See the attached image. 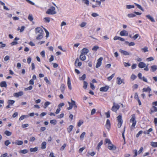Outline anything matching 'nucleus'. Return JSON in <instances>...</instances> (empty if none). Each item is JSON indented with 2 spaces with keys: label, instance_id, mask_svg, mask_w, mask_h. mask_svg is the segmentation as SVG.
<instances>
[{
  "label": "nucleus",
  "instance_id": "f257e3e1",
  "mask_svg": "<svg viewBox=\"0 0 157 157\" xmlns=\"http://www.w3.org/2000/svg\"><path fill=\"white\" fill-rule=\"evenodd\" d=\"M35 33L37 35L36 39L40 40L42 39L44 34L42 29L40 27H37L35 29Z\"/></svg>",
  "mask_w": 157,
  "mask_h": 157
},
{
  "label": "nucleus",
  "instance_id": "f03ea898",
  "mask_svg": "<svg viewBox=\"0 0 157 157\" xmlns=\"http://www.w3.org/2000/svg\"><path fill=\"white\" fill-rule=\"evenodd\" d=\"M136 118L135 114H134L132 115L131 118L130 120V122L132 123L130 128L132 130L135 128V127L136 124Z\"/></svg>",
  "mask_w": 157,
  "mask_h": 157
},
{
  "label": "nucleus",
  "instance_id": "7ed1b4c3",
  "mask_svg": "<svg viewBox=\"0 0 157 157\" xmlns=\"http://www.w3.org/2000/svg\"><path fill=\"white\" fill-rule=\"evenodd\" d=\"M71 102L68 101V103L69 105V107L67 108L68 110L71 109L73 107L75 109H76L77 107V105H76L75 101L72 99H71Z\"/></svg>",
  "mask_w": 157,
  "mask_h": 157
},
{
  "label": "nucleus",
  "instance_id": "20e7f679",
  "mask_svg": "<svg viewBox=\"0 0 157 157\" xmlns=\"http://www.w3.org/2000/svg\"><path fill=\"white\" fill-rule=\"evenodd\" d=\"M46 13L48 14L53 15L56 14V12L55 11V7L52 6L47 10Z\"/></svg>",
  "mask_w": 157,
  "mask_h": 157
},
{
  "label": "nucleus",
  "instance_id": "39448f33",
  "mask_svg": "<svg viewBox=\"0 0 157 157\" xmlns=\"http://www.w3.org/2000/svg\"><path fill=\"white\" fill-rule=\"evenodd\" d=\"M119 108L120 105L118 104H116L115 103H114L111 110L113 111L116 112Z\"/></svg>",
  "mask_w": 157,
  "mask_h": 157
},
{
  "label": "nucleus",
  "instance_id": "423d86ee",
  "mask_svg": "<svg viewBox=\"0 0 157 157\" xmlns=\"http://www.w3.org/2000/svg\"><path fill=\"white\" fill-rule=\"evenodd\" d=\"M102 59L103 58L102 57H100L98 59L97 62L96 66V67L98 68L100 66L101 64V61Z\"/></svg>",
  "mask_w": 157,
  "mask_h": 157
},
{
  "label": "nucleus",
  "instance_id": "0eeeda50",
  "mask_svg": "<svg viewBox=\"0 0 157 157\" xmlns=\"http://www.w3.org/2000/svg\"><path fill=\"white\" fill-rule=\"evenodd\" d=\"M117 83L118 85H120L122 83L124 84L123 79H121L120 77H117Z\"/></svg>",
  "mask_w": 157,
  "mask_h": 157
},
{
  "label": "nucleus",
  "instance_id": "6e6552de",
  "mask_svg": "<svg viewBox=\"0 0 157 157\" xmlns=\"http://www.w3.org/2000/svg\"><path fill=\"white\" fill-rule=\"evenodd\" d=\"M109 88V87L108 86H106L101 87L100 88V90L101 91L106 92L108 90Z\"/></svg>",
  "mask_w": 157,
  "mask_h": 157
},
{
  "label": "nucleus",
  "instance_id": "1a4fd4ad",
  "mask_svg": "<svg viewBox=\"0 0 157 157\" xmlns=\"http://www.w3.org/2000/svg\"><path fill=\"white\" fill-rule=\"evenodd\" d=\"M82 63L79 61V60L78 58H77L75 60V65L76 67H80L82 65Z\"/></svg>",
  "mask_w": 157,
  "mask_h": 157
},
{
  "label": "nucleus",
  "instance_id": "9d476101",
  "mask_svg": "<svg viewBox=\"0 0 157 157\" xmlns=\"http://www.w3.org/2000/svg\"><path fill=\"white\" fill-rule=\"evenodd\" d=\"M110 126L111 125L110 121L109 120L107 119L105 124V127L106 128L109 130L110 128Z\"/></svg>",
  "mask_w": 157,
  "mask_h": 157
},
{
  "label": "nucleus",
  "instance_id": "9b49d317",
  "mask_svg": "<svg viewBox=\"0 0 157 157\" xmlns=\"http://www.w3.org/2000/svg\"><path fill=\"white\" fill-rule=\"evenodd\" d=\"M119 52L122 54H123L124 55H129L131 54V53L129 52H128L126 51H124L122 50L121 49H120L119 50Z\"/></svg>",
  "mask_w": 157,
  "mask_h": 157
},
{
  "label": "nucleus",
  "instance_id": "f8f14e48",
  "mask_svg": "<svg viewBox=\"0 0 157 157\" xmlns=\"http://www.w3.org/2000/svg\"><path fill=\"white\" fill-rule=\"evenodd\" d=\"M120 34L121 36H127L128 35V33L127 31L124 30L121 31Z\"/></svg>",
  "mask_w": 157,
  "mask_h": 157
},
{
  "label": "nucleus",
  "instance_id": "ddd939ff",
  "mask_svg": "<svg viewBox=\"0 0 157 157\" xmlns=\"http://www.w3.org/2000/svg\"><path fill=\"white\" fill-rule=\"evenodd\" d=\"M108 147L109 149L110 150H114L116 149V147L111 143L108 144Z\"/></svg>",
  "mask_w": 157,
  "mask_h": 157
},
{
  "label": "nucleus",
  "instance_id": "4468645a",
  "mask_svg": "<svg viewBox=\"0 0 157 157\" xmlns=\"http://www.w3.org/2000/svg\"><path fill=\"white\" fill-rule=\"evenodd\" d=\"M67 84L68 87V89L71 90L72 89L71 86V80L70 78L68 77L67 78Z\"/></svg>",
  "mask_w": 157,
  "mask_h": 157
},
{
  "label": "nucleus",
  "instance_id": "2eb2a0df",
  "mask_svg": "<svg viewBox=\"0 0 157 157\" xmlns=\"http://www.w3.org/2000/svg\"><path fill=\"white\" fill-rule=\"evenodd\" d=\"M89 50L86 48H83L81 52V53L82 54L86 55L89 52Z\"/></svg>",
  "mask_w": 157,
  "mask_h": 157
},
{
  "label": "nucleus",
  "instance_id": "dca6fc26",
  "mask_svg": "<svg viewBox=\"0 0 157 157\" xmlns=\"http://www.w3.org/2000/svg\"><path fill=\"white\" fill-rule=\"evenodd\" d=\"M151 88L149 86L147 88H144L143 89V92H148L149 93H150L151 91Z\"/></svg>",
  "mask_w": 157,
  "mask_h": 157
},
{
  "label": "nucleus",
  "instance_id": "f3484780",
  "mask_svg": "<svg viewBox=\"0 0 157 157\" xmlns=\"http://www.w3.org/2000/svg\"><path fill=\"white\" fill-rule=\"evenodd\" d=\"M151 71L154 72L157 70V66L156 65H154L152 66L151 67Z\"/></svg>",
  "mask_w": 157,
  "mask_h": 157
},
{
  "label": "nucleus",
  "instance_id": "a211bd4d",
  "mask_svg": "<svg viewBox=\"0 0 157 157\" xmlns=\"http://www.w3.org/2000/svg\"><path fill=\"white\" fill-rule=\"evenodd\" d=\"M85 55V54L81 53V54L80 56V59L81 60L84 61L86 60V58Z\"/></svg>",
  "mask_w": 157,
  "mask_h": 157
},
{
  "label": "nucleus",
  "instance_id": "6ab92c4d",
  "mask_svg": "<svg viewBox=\"0 0 157 157\" xmlns=\"http://www.w3.org/2000/svg\"><path fill=\"white\" fill-rule=\"evenodd\" d=\"M146 64L143 62H140L138 64V67L140 68H143L145 67Z\"/></svg>",
  "mask_w": 157,
  "mask_h": 157
},
{
  "label": "nucleus",
  "instance_id": "aec40b11",
  "mask_svg": "<svg viewBox=\"0 0 157 157\" xmlns=\"http://www.w3.org/2000/svg\"><path fill=\"white\" fill-rule=\"evenodd\" d=\"M146 17L150 20L151 21L153 22H155V20L154 18L151 16L149 15H146Z\"/></svg>",
  "mask_w": 157,
  "mask_h": 157
},
{
  "label": "nucleus",
  "instance_id": "412c9836",
  "mask_svg": "<svg viewBox=\"0 0 157 157\" xmlns=\"http://www.w3.org/2000/svg\"><path fill=\"white\" fill-rule=\"evenodd\" d=\"M74 127V126L72 125H70L69 126V127L67 128V132L68 133H70V132L72 130Z\"/></svg>",
  "mask_w": 157,
  "mask_h": 157
},
{
  "label": "nucleus",
  "instance_id": "4be33fe9",
  "mask_svg": "<svg viewBox=\"0 0 157 157\" xmlns=\"http://www.w3.org/2000/svg\"><path fill=\"white\" fill-rule=\"evenodd\" d=\"M151 113H153L157 112V107L154 106H152V107L151 109Z\"/></svg>",
  "mask_w": 157,
  "mask_h": 157
},
{
  "label": "nucleus",
  "instance_id": "5701e85b",
  "mask_svg": "<svg viewBox=\"0 0 157 157\" xmlns=\"http://www.w3.org/2000/svg\"><path fill=\"white\" fill-rule=\"evenodd\" d=\"M0 86L1 87H7V84L6 82L5 81H2L0 83Z\"/></svg>",
  "mask_w": 157,
  "mask_h": 157
},
{
  "label": "nucleus",
  "instance_id": "b1692460",
  "mask_svg": "<svg viewBox=\"0 0 157 157\" xmlns=\"http://www.w3.org/2000/svg\"><path fill=\"white\" fill-rule=\"evenodd\" d=\"M117 120L118 121V122H123L121 115H119L117 117Z\"/></svg>",
  "mask_w": 157,
  "mask_h": 157
},
{
  "label": "nucleus",
  "instance_id": "393cba45",
  "mask_svg": "<svg viewBox=\"0 0 157 157\" xmlns=\"http://www.w3.org/2000/svg\"><path fill=\"white\" fill-rule=\"evenodd\" d=\"M65 89V87L64 84H62L60 86V90L63 93Z\"/></svg>",
  "mask_w": 157,
  "mask_h": 157
},
{
  "label": "nucleus",
  "instance_id": "a878e982",
  "mask_svg": "<svg viewBox=\"0 0 157 157\" xmlns=\"http://www.w3.org/2000/svg\"><path fill=\"white\" fill-rule=\"evenodd\" d=\"M46 142H43L42 143L41 145V148L42 149H44L46 148Z\"/></svg>",
  "mask_w": 157,
  "mask_h": 157
},
{
  "label": "nucleus",
  "instance_id": "bb28decb",
  "mask_svg": "<svg viewBox=\"0 0 157 157\" xmlns=\"http://www.w3.org/2000/svg\"><path fill=\"white\" fill-rule=\"evenodd\" d=\"M15 102V101L11 100H9L8 101L7 103L9 105H12Z\"/></svg>",
  "mask_w": 157,
  "mask_h": 157
},
{
  "label": "nucleus",
  "instance_id": "cd10ccee",
  "mask_svg": "<svg viewBox=\"0 0 157 157\" xmlns=\"http://www.w3.org/2000/svg\"><path fill=\"white\" fill-rule=\"evenodd\" d=\"M151 145L154 147H157V142H152L151 143Z\"/></svg>",
  "mask_w": 157,
  "mask_h": 157
},
{
  "label": "nucleus",
  "instance_id": "c85d7f7f",
  "mask_svg": "<svg viewBox=\"0 0 157 157\" xmlns=\"http://www.w3.org/2000/svg\"><path fill=\"white\" fill-rule=\"evenodd\" d=\"M136 15L135 14L133 13H129L128 14L127 16L129 18H132L135 17Z\"/></svg>",
  "mask_w": 157,
  "mask_h": 157
},
{
  "label": "nucleus",
  "instance_id": "c756f323",
  "mask_svg": "<svg viewBox=\"0 0 157 157\" xmlns=\"http://www.w3.org/2000/svg\"><path fill=\"white\" fill-rule=\"evenodd\" d=\"M37 150L38 147H36L34 148H31L30 149V151L31 152H36L37 151Z\"/></svg>",
  "mask_w": 157,
  "mask_h": 157
},
{
  "label": "nucleus",
  "instance_id": "7c9ffc66",
  "mask_svg": "<svg viewBox=\"0 0 157 157\" xmlns=\"http://www.w3.org/2000/svg\"><path fill=\"white\" fill-rule=\"evenodd\" d=\"M88 83L85 81L83 82V87L84 89H86L87 87Z\"/></svg>",
  "mask_w": 157,
  "mask_h": 157
},
{
  "label": "nucleus",
  "instance_id": "2f4dec72",
  "mask_svg": "<svg viewBox=\"0 0 157 157\" xmlns=\"http://www.w3.org/2000/svg\"><path fill=\"white\" fill-rule=\"evenodd\" d=\"M86 133L85 132H83L81 134L80 136V140L83 139L86 134Z\"/></svg>",
  "mask_w": 157,
  "mask_h": 157
},
{
  "label": "nucleus",
  "instance_id": "473e14b6",
  "mask_svg": "<svg viewBox=\"0 0 157 157\" xmlns=\"http://www.w3.org/2000/svg\"><path fill=\"white\" fill-rule=\"evenodd\" d=\"M134 4L139 9H140L142 11H144V9L140 5L136 3H135Z\"/></svg>",
  "mask_w": 157,
  "mask_h": 157
},
{
  "label": "nucleus",
  "instance_id": "72a5a7b5",
  "mask_svg": "<svg viewBox=\"0 0 157 157\" xmlns=\"http://www.w3.org/2000/svg\"><path fill=\"white\" fill-rule=\"evenodd\" d=\"M83 123V120H79L77 124V125L78 127H80L82 124Z\"/></svg>",
  "mask_w": 157,
  "mask_h": 157
},
{
  "label": "nucleus",
  "instance_id": "f704fd0d",
  "mask_svg": "<svg viewBox=\"0 0 157 157\" xmlns=\"http://www.w3.org/2000/svg\"><path fill=\"white\" fill-rule=\"evenodd\" d=\"M28 18L30 21H33V18L32 14H29V15Z\"/></svg>",
  "mask_w": 157,
  "mask_h": 157
},
{
  "label": "nucleus",
  "instance_id": "c9c22d12",
  "mask_svg": "<svg viewBox=\"0 0 157 157\" xmlns=\"http://www.w3.org/2000/svg\"><path fill=\"white\" fill-rule=\"evenodd\" d=\"M82 2L83 3L86 4L87 6H89V2L88 0H82Z\"/></svg>",
  "mask_w": 157,
  "mask_h": 157
},
{
  "label": "nucleus",
  "instance_id": "e433bc0d",
  "mask_svg": "<svg viewBox=\"0 0 157 157\" xmlns=\"http://www.w3.org/2000/svg\"><path fill=\"white\" fill-rule=\"evenodd\" d=\"M44 21L46 22H49L50 21V18L48 17H46L44 18Z\"/></svg>",
  "mask_w": 157,
  "mask_h": 157
},
{
  "label": "nucleus",
  "instance_id": "4c0bfd02",
  "mask_svg": "<svg viewBox=\"0 0 157 157\" xmlns=\"http://www.w3.org/2000/svg\"><path fill=\"white\" fill-rule=\"evenodd\" d=\"M5 133L7 136H10L11 135V132L9 131L6 130L5 132Z\"/></svg>",
  "mask_w": 157,
  "mask_h": 157
},
{
  "label": "nucleus",
  "instance_id": "58836bf2",
  "mask_svg": "<svg viewBox=\"0 0 157 157\" xmlns=\"http://www.w3.org/2000/svg\"><path fill=\"white\" fill-rule=\"evenodd\" d=\"M115 76V74H113L111 75L110 76H109L107 78V79L108 81H110L112 78L114 76Z\"/></svg>",
  "mask_w": 157,
  "mask_h": 157
},
{
  "label": "nucleus",
  "instance_id": "ea45409f",
  "mask_svg": "<svg viewBox=\"0 0 157 157\" xmlns=\"http://www.w3.org/2000/svg\"><path fill=\"white\" fill-rule=\"evenodd\" d=\"M50 104V103L49 101H47L44 103V109L46 108L48 105Z\"/></svg>",
  "mask_w": 157,
  "mask_h": 157
},
{
  "label": "nucleus",
  "instance_id": "a19ab883",
  "mask_svg": "<svg viewBox=\"0 0 157 157\" xmlns=\"http://www.w3.org/2000/svg\"><path fill=\"white\" fill-rule=\"evenodd\" d=\"M99 47L98 46H94L92 48V50L94 51H96L98 48Z\"/></svg>",
  "mask_w": 157,
  "mask_h": 157
},
{
  "label": "nucleus",
  "instance_id": "79ce46f5",
  "mask_svg": "<svg viewBox=\"0 0 157 157\" xmlns=\"http://www.w3.org/2000/svg\"><path fill=\"white\" fill-rule=\"evenodd\" d=\"M86 25V23L85 22H82L80 25V26L81 27L83 28Z\"/></svg>",
  "mask_w": 157,
  "mask_h": 157
},
{
  "label": "nucleus",
  "instance_id": "37998d69",
  "mask_svg": "<svg viewBox=\"0 0 157 157\" xmlns=\"http://www.w3.org/2000/svg\"><path fill=\"white\" fill-rule=\"evenodd\" d=\"M29 117L28 115H22L20 117V120H22L25 118H27Z\"/></svg>",
  "mask_w": 157,
  "mask_h": 157
},
{
  "label": "nucleus",
  "instance_id": "c03bdc74",
  "mask_svg": "<svg viewBox=\"0 0 157 157\" xmlns=\"http://www.w3.org/2000/svg\"><path fill=\"white\" fill-rule=\"evenodd\" d=\"M86 78V75L84 74L82 76L79 78V80H84Z\"/></svg>",
  "mask_w": 157,
  "mask_h": 157
},
{
  "label": "nucleus",
  "instance_id": "a18cd8bd",
  "mask_svg": "<svg viewBox=\"0 0 157 157\" xmlns=\"http://www.w3.org/2000/svg\"><path fill=\"white\" fill-rule=\"evenodd\" d=\"M136 76L135 75L132 74L130 77L131 79L132 80H135L136 78Z\"/></svg>",
  "mask_w": 157,
  "mask_h": 157
},
{
  "label": "nucleus",
  "instance_id": "49530a36",
  "mask_svg": "<svg viewBox=\"0 0 157 157\" xmlns=\"http://www.w3.org/2000/svg\"><path fill=\"white\" fill-rule=\"evenodd\" d=\"M28 151L27 149H24L20 151V153L23 154H26L28 153Z\"/></svg>",
  "mask_w": 157,
  "mask_h": 157
},
{
  "label": "nucleus",
  "instance_id": "de8ad7c7",
  "mask_svg": "<svg viewBox=\"0 0 157 157\" xmlns=\"http://www.w3.org/2000/svg\"><path fill=\"white\" fill-rule=\"evenodd\" d=\"M134 8V6L133 5H127L126 6V8L128 9H130L131 8Z\"/></svg>",
  "mask_w": 157,
  "mask_h": 157
},
{
  "label": "nucleus",
  "instance_id": "09e8293b",
  "mask_svg": "<svg viewBox=\"0 0 157 157\" xmlns=\"http://www.w3.org/2000/svg\"><path fill=\"white\" fill-rule=\"evenodd\" d=\"M50 123L54 125H55L56 124V121L55 120H52L50 121Z\"/></svg>",
  "mask_w": 157,
  "mask_h": 157
},
{
  "label": "nucleus",
  "instance_id": "8fccbe9b",
  "mask_svg": "<svg viewBox=\"0 0 157 157\" xmlns=\"http://www.w3.org/2000/svg\"><path fill=\"white\" fill-rule=\"evenodd\" d=\"M33 89V86H30L27 88H26L25 89V90H32Z\"/></svg>",
  "mask_w": 157,
  "mask_h": 157
},
{
  "label": "nucleus",
  "instance_id": "3c124183",
  "mask_svg": "<svg viewBox=\"0 0 157 157\" xmlns=\"http://www.w3.org/2000/svg\"><path fill=\"white\" fill-rule=\"evenodd\" d=\"M8 153H6L4 154H1V156H0V157H9V156H8Z\"/></svg>",
  "mask_w": 157,
  "mask_h": 157
},
{
  "label": "nucleus",
  "instance_id": "603ef678",
  "mask_svg": "<svg viewBox=\"0 0 157 157\" xmlns=\"http://www.w3.org/2000/svg\"><path fill=\"white\" fill-rule=\"evenodd\" d=\"M10 144V142L8 140H6L5 142V144L6 146H7Z\"/></svg>",
  "mask_w": 157,
  "mask_h": 157
},
{
  "label": "nucleus",
  "instance_id": "864d4df0",
  "mask_svg": "<svg viewBox=\"0 0 157 157\" xmlns=\"http://www.w3.org/2000/svg\"><path fill=\"white\" fill-rule=\"evenodd\" d=\"M139 34H136L134 36H132V38L135 40L136 39L139 37Z\"/></svg>",
  "mask_w": 157,
  "mask_h": 157
},
{
  "label": "nucleus",
  "instance_id": "5fc2aeb1",
  "mask_svg": "<svg viewBox=\"0 0 157 157\" xmlns=\"http://www.w3.org/2000/svg\"><path fill=\"white\" fill-rule=\"evenodd\" d=\"M66 146V144H64L61 147L60 150L61 151H63L64 150Z\"/></svg>",
  "mask_w": 157,
  "mask_h": 157
},
{
  "label": "nucleus",
  "instance_id": "6e6d98bb",
  "mask_svg": "<svg viewBox=\"0 0 157 157\" xmlns=\"http://www.w3.org/2000/svg\"><path fill=\"white\" fill-rule=\"evenodd\" d=\"M64 116V113H61L60 114L58 115L57 117L58 118H61L63 117Z\"/></svg>",
  "mask_w": 157,
  "mask_h": 157
},
{
  "label": "nucleus",
  "instance_id": "4d7b16f0",
  "mask_svg": "<svg viewBox=\"0 0 157 157\" xmlns=\"http://www.w3.org/2000/svg\"><path fill=\"white\" fill-rule=\"evenodd\" d=\"M124 64L125 67H129L131 66V64L128 63L124 62Z\"/></svg>",
  "mask_w": 157,
  "mask_h": 157
},
{
  "label": "nucleus",
  "instance_id": "13d9d810",
  "mask_svg": "<svg viewBox=\"0 0 157 157\" xmlns=\"http://www.w3.org/2000/svg\"><path fill=\"white\" fill-rule=\"evenodd\" d=\"M142 50L144 52H146L148 51V48L146 47H145L144 48H142Z\"/></svg>",
  "mask_w": 157,
  "mask_h": 157
},
{
  "label": "nucleus",
  "instance_id": "bf43d9fd",
  "mask_svg": "<svg viewBox=\"0 0 157 157\" xmlns=\"http://www.w3.org/2000/svg\"><path fill=\"white\" fill-rule=\"evenodd\" d=\"M91 16L94 17L98 16L99 15L97 13H94L91 14Z\"/></svg>",
  "mask_w": 157,
  "mask_h": 157
},
{
  "label": "nucleus",
  "instance_id": "052dcab7",
  "mask_svg": "<svg viewBox=\"0 0 157 157\" xmlns=\"http://www.w3.org/2000/svg\"><path fill=\"white\" fill-rule=\"evenodd\" d=\"M44 29L45 30V31L46 33V37L47 38L48 37L49 35V33L48 32L45 28H44Z\"/></svg>",
  "mask_w": 157,
  "mask_h": 157
},
{
  "label": "nucleus",
  "instance_id": "680f3d73",
  "mask_svg": "<svg viewBox=\"0 0 157 157\" xmlns=\"http://www.w3.org/2000/svg\"><path fill=\"white\" fill-rule=\"evenodd\" d=\"M26 1L27 2L32 5H35V3L33 2H32L30 0H26Z\"/></svg>",
  "mask_w": 157,
  "mask_h": 157
},
{
  "label": "nucleus",
  "instance_id": "e2e57ef3",
  "mask_svg": "<svg viewBox=\"0 0 157 157\" xmlns=\"http://www.w3.org/2000/svg\"><path fill=\"white\" fill-rule=\"evenodd\" d=\"M14 96L16 97H18L20 96V92L14 93Z\"/></svg>",
  "mask_w": 157,
  "mask_h": 157
},
{
  "label": "nucleus",
  "instance_id": "0e129e2a",
  "mask_svg": "<svg viewBox=\"0 0 157 157\" xmlns=\"http://www.w3.org/2000/svg\"><path fill=\"white\" fill-rule=\"evenodd\" d=\"M133 152H134V153L135 154L133 156V157H135L137 155V150H134L133 151Z\"/></svg>",
  "mask_w": 157,
  "mask_h": 157
},
{
  "label": "nucleus",
  "instance_id": "69168bd1",
  "mask_svg": "<svg viewBox=\"0 0 157 157\" xmlns=\"http://www.w3.org/2000/svg\"><path fill=\"white\" fill-rule=\"evenodd\" d=\"M85 148L86 147H84L80 148L79 150V153H82V151L85 149Z\"/></svg>",
  "mask_w": 157,
  "mask_h": 157
},
{
  "label": "nucleus",
  "instance_id": "338daca9",
  "mask_svg": "<svg viewBox=\"0 0 157 157\" xmlns=\"http://www.w3.org/2000/svg\"><path fill=\"white\" fill-rule=\"evenodd\" d=\"M29 125L28 124H22L21 125V127L22 128H26V127H28Z\"/></svg>",
  "mask_w": 157,
  "mask_h": 157
},
{
  "label": "nucleus",
  "instance_id": "774afa93",
  "mask_svg": "<svg viewBox=\"0 0 157 157\" xmlns=\"http://www.w3.org/2000/svg\"><path fill=\"white\" fill-rule=\"evenodd\" d=\"M41 55L43 57H45V52L44 51H42L40 53Z\"/></svg>",
  "mask_w": 157,
  "mask_h": 157
}]
</instances>
